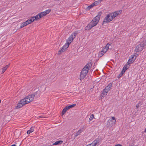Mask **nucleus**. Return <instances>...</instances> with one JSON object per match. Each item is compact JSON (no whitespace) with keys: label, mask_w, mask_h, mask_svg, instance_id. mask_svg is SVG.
Returning <instances> with one entry per match:
<instances>
[{"label":"nucleus","mask_w":146,"mask_h":146,"mask_svg":"<svg viewBox=\"0 0 146 146\" xmlns=\"http://www.w3.org/2000/svg\"><path fill=\"white\" fill-rule=\"evenodd\" d=\"M112 86V83H110L109 84L106 86L105 88L103 90L102 93L101 94V96L104 97L107 94V93L110 90Z\"/></svg>","instance_id":"nucleus-4"},{"label":"nucleus","mask_w":146,"mask_h":146,"mask_svg":"<svg viewBox=\"0 0 146 146\" xmlns=\"http://www.w3.org/2000/svg\"><path fill=\"white\" fill-rule=\"evenodd\" d=\"M108 49H106L105 48H103L102 50H103V52L105 53L108 51Z\"/></svg>","instance_id":"nucleus-31"},{"label":"nucleus","mask_w":146,"mask_h":146,"mask_svg":"<svg viewBox=\"0 0 146 146\" xmlns=\"http://www.w3.org/2000/svg\"><path fill=\"white\" fill-rule=\"evenodd\" d=\"M142 44L143 45V46L144 47V46H146V40H144L143 42V44Z\"/></svg>","instance_id":"nucleus-32"},{"label":"nucleus","mask_w":146,"mask_h":146,"mask_svg":"<svg viewBox=\"0 0 146 146\" xmlns=\"http://www.w3.org/2000/svg\"><path fill=\"white\" fill-rule=\"evenodd\" d=\"M115 146H122V145L120 144H117L115 145Z\"/></svg>","instance_id":"nucleus-39"},{"label":"nucleus","mask_w":146,"mask_h":146,"mask_svg":"<svg viewBox=\"0 0 146 146\" xmlns=\"http://www.w3.org/2000/svg\"><path fill=\"white\" fill-rule=\"evenodd\" d=\"M121 10H120L119 11H115L113 13H111L112 16L113 17V19H114L115 17H117V15H119L122 12Z\"/></svg>","instance_id":"nucleus-9"},{"label":"nucleus","mask_w":146,"mask_h":146,"mask_svg":"<svg viewBox=\"0 0 146 146\" xmlns=\"http://www.w3.org/2000/svg\"><path fill=\"white\" fill-rule=\"evenodd\" d=\"M34 127H32L30 128L29 129L30 131H31L32 132H33L34 131Z\"/></svg>","instance_id":"nucleus-33"},{"label":"nucleus","mask_w":146,"mask_h":146,"mask_svg":"<svg viewBox=\"0 0 146 146\" xmlns=\"http://www.w3.org/2000/svg\"><path fill=\"white\" fill-rule=\"evenodd\" d=\"M123 74L121 72L119 75L118 76L117 78H120L121 76H122V75H123Z\"/></svg>","instance_id":"nucleus-34"},{"label":"nucleus","mask_w":146,"mask_h":146,"mask_svg":"<svg viewBox=\"0 0 146 146\" xmlns=\"http://www.w3.org/2000/svg\"><path fill=\"white\" fill-rule=\"evenodd\" d=\"M102 1V0H99L98 1H95L93 3L94 4V5H99L101 2Z\"/></svg>","instance_id":"nucleus-19"},{"label":"nucleus","mask_w":146,"mask_h":146,"mask_svg":"<svg viewBox=\"0 0 146 146\" xmlns=\"http://www.w3.org/2000/svg\"><path fill=\"white\" fill-rule=\"evenodd\" d=\"M104 53H105L103 52V50H102L101 51L99 52L98 56L100 57H101Z\"/></svg>","instance_id":"nucleus-26"},{"label":"nucleus","mask_w":146,"mask_h":146,"mask_svg":"<svg viewBox=\"0 0 146 146\" xmlns=\"http://www.w3.org/2000/svg\"><path fill=\"white\" fill-rule=\"evenodd\" d=\"M113 19L110 13L108 14L104 19L103 22V24L106 23H109L112 21Z\"/></svg>","instance_id":"nucleus-5"},{"label":"nucleus","mask_w":146,"mask_h":146,"mask_svg":"<svg viewBox=\"0 0 146 146\" xmlns=\"http://www.w3.org/2000/svg\"><path fill=\"white\" fill-rule=\"evenodd\" d=\"M111 118L112 119H110L108 121H110V122H111V124H109V126H112L115 125L116 122V120L115 117H112ZM109 123L110 124V122H109Z\"/></svg>","instance_id":"nucleus-10"},{"label":"nucleus","mask_w":146,"mask_h":146,"mask_svg":"<svg viewBox=\"0 0 146 146\" xmlns=\"http://www.w3.org/2000/svg\"><path fill=\"white\" fill-rule=\"evenodd\" d=\"M31 133L32 132L31 131H30V130H29L27 131V133L28 134H29Z\"/></svg>","instance_id":"nucleus-36"},{"label":"nucleus","mask_w":146,"mask_h":146,"mask_svg":"<svg viewBox=\"0 0 146 146\" xmlns=\"http://www.w3.org/2000/svg\"><path fill=\"white\" fill-rule=\"evenodd\" d=\"M108 123H109L108 122Z\"/></svg>","instance_id":"nucleus-43"},{"label":"nucleus","mask_w":146,"mask_h":146,"mask_svg":"<svg viewBox=\"0 0 146 146\" xmlns=\"http://www.w3.org/2000/svg\"><path fill=\"white\" fill-rule=\"evenodd\" d=\"M35 18V20H37L40 19V18H39V15L38 14L37 15H36L34 17Z\"/></svg>","instance_id":"nucleus-28"},{"label":"nucleus","mask_w":146,"mask_h":146,"mask_svg":"<svg viewBox=\"0 0 146 146\" xmlns=\"http://www.w3.org/2000/svg\"><path fill=\"white\" fill-rule=\"evenodd\" d=\"M131 56V58L129 59L127 62L126 64L127 66H129V65L130 64H131L135 60V59H133V58H134V56Z\"/></svg>","instance_id":"nucleus-11"},{"label":"nucleus","mask_w":146,"mask_h":146,"mask_svg":"<svg viewBox=\"0 0 146 146\" xmlns=\"http://www.w3.org/2000/svg\"><path fill=\"white\" fill-rule=\"evenodd\" d=\"M110 45V44L109 43H107L106 44V45L105 48L108 50L109 49V47Z\"/></svg>","instance_id":"nucleus-30"},{"label":"nucleus","mask_w":146,"mask_h":146,"mask_svg":"<svg viewBox=\"0 0 146 146\" xmlns=\"http://www.w3.org/2000/svg\"><path fill=\"white\" fill-rule=\"evenodd\" d=\"M144 46L142 44H141L137 45L135 48V51L136 52L142 50Z\"/></svg>","instance_id":"nucleus-8"},{"label":"nucleus","mask_w":146,"mask_h":146,"mask_svg":"<svg viewBox=\"0 0 146 146\" xmlns=\"http://www.w3.org/2000/svg\"><path fill=\"white\" fill-rule=\"evenodd\" d=\"M51 11L50 9L47 10L44 12H43L39 13V18H42L43 16L46 15L49 13Z\"/></svg>","instance_id":"nucleus-7"},{"label":"nucleus","mask_w":146,"mask_h":146,"mask_svg":"<svg viewBox=\"0 0 146 146\" xmlns=\"http://www.w3.org/2000/svg\"><path fill=\"white\" fill-rule=\"evenodd\" d=\"M94 118V115L93 114H92L91 115L90 117L89 118V120L90 121H92Z\"/></svg>","instance_id":"nucleus-29"},{"label":"nucleus","mask_w":146,"mask_h":146,"mask_svg":"<svg viewBox=\"0 0 146 146\" xmlns=\"http://www.w3.org/2000/svg\"><path fill=\"white\" fill-rule=\"evenodd\" d=\"M129 66H127V65L126 64V65L124 66L123 67L121 72L123 74L125 72L127 69L129 68Z\"/></svg>","instance_id":"nucleus-13"},{"label":"nucleus","mask_w":146,"mask_h":146,"mask_svg":"<svg viewBox=\"0 0 146 146\" xmlns=\"http://www.w3.org/2000/svg\"><path fill=\"white\" fill-rule=\"evenodd\" d=\"M62 142L63 141H58L54 143L53 144L54 145H59L60 144H61L62 143Z\"/></svg>","instance_id":"nucleus-22"},{"label":"nucleus","mask_w":146,"mask_h":146,"mask_svg":"<svg viewBox=\"0 0 146 146\" xmlns=\"http://www.w3.org/2000/svg\"><path fill=\"white\" fill-rule=\"evenodd\" d=\"M86 146H89V145H86Z\"/></svg>","instance_id":"nucleus-42"},{"label":"nucleus","mask_w":146,"mask_h":146,"mask_svg":"<svg viewBox=\"0 0 146 146\" xmlns=\"http://www.w3.org/2000/svg\"><path fill=\"white\" fill-rule=\"evenodd\" d=\"M42 117V116H38L37 117V118H41V117Z\"/></svg>","instance_id":"nucleus-38"},{"label":"nucleus","mask_w":146,"mask_h":146,"mask_svg":"<svg viewBox=\"0 0 146 146\" xmlns=\"http://www.w3.org/2000/svg\"><path fill=\"white\" fill-rule=\"evenodd\" d=\"M25 22L27 23V24L28 25L29 24H31L32 22V20L29 19L26 21Z\"/></svg>","instance_id":"nucleus-27"},{"label":"nucleus","mask_w":146,"mask_h":146,"mask_svg":"<svg viewBox=\"0 0 146 146\" xmlns=\"http://www.w3.org/2000/svg\"><path fill=\"white\" fill-rule=\"evenodd\" d=\"M27 25H28L27 24V23L25 22H24L21 24L20 27V28L21 29L23 27H24L27 26Z\"/></svg>","instance_id":"nucleus-21"},{"label":"nucleus","mask_w":146,"mask_h":146,"mask_svg":"<svg viewBox=\"0 0 146 146\" xmlns=\"http://www.w3.org/2000/svg\"><path fill=\"white\" fill-rule=\"evenodd\" d=\"M74 38V37H73L72 35H71L69 38L67 39L66 42L70 44Z\"/></svg>","instance_id":"nucleus-12"},{"label":"nucleus","mask_w":146,"mask_h":146,"mask_svg":"<svg viewBox=\"0 0 146 146\" xmlns=\"http://www.w3.org/2000/svg\"><path fill=\"white\" fill-rule=\"evenodd\" d=\"M22 103L21 102V101H20V102L18 103L17 106V108H20L22 107L24 105H23L22 104Z\"/></svg>","instance_id":"nucleus-17"},{"label":"nucleus","mask_w":146,"mask_h":146,"mask_svg":"<svg viewBox=\"0 0 146 146\" xmlns=\"http://www.w3.org/2000/svg\"><path fill=\"white\" fill-rule=\"evenodd\" d=\"M139 104H138L136 106V107L137 109L140 107V106L139 105Z\"/></svg>","instance_id":"nucleus-37"},{"label":"nucleus","mask_w":146,"mask_h":146,"mask_svg":"<svg viewBox=\"0 0 146 146\" xmlns=\"http://www.w3.org/2000/svg\"><path fill=\"white\" fill-rule=\"evenodd\" d=\"M1 100H0V103H1Z\"/></svg>","instance_id":"nucleus-41"},{"label":"nucleus","mask_w":146,"mask_h":146,"mask_svg":"<svg viewBox=\"0 0 146 146\" xmlns=\"http://www.w3.org/2000/svg\"><path fill=\"white\" fill-rule=\"evenodd\" d=\"M65 50V49L63 47H62L59 50L58 52V54H60L62 52H64Z\"/></svg>","instance_id":"nucleus-20"},{"label":"nucleus","mask_w":146,"mask_h":146,"mask_svg":"<svg viewBox=\"0 0 146 146\" xmlns=\"http://www.w3.org/2000/svg\"><path fill=\"white\" fill-rule=\"evenodd\" d=\"M100 139L98 138L95 139L92 143L88 144L89 146H98L100 144Z\"/></svg>","instance_id":"nucleus-6"},{"label":"nucleus","mask_w":146,"mask_h":146,"mask_svg":"<svg viewBox=\"0 0 146 146\" xmlns=\"http://www.w3.org/2000/svg\"><path fill=\"white\" fill-rule=\"evenodd\" d=\"M35 96V95L33 94L28 96L24 98L21 100V102L23 103V105H24L32 101L34 99Z\"/></svg>","instance_id":"nucleus-3"},{"label":"nucleus","mask_w":146,"mask_h":146,"mask_svg":"<svg viewBox=\"0 0 146 146\" xmlns=\"http://www.w3.org/2000/svg\"><path fill=\"white\" fill-rule=\"evenodd\" d=\"M11 146H16V145L15 144H13L11 145Z\"/></svg>","instance_id":"nucleus-40"},{"label":"nucleus","mask_w":146,"mask_h":146,"mask_svg":"<svg viewBox=\"0 0 146 146\" xmlns=\"http://www.w3.org/2000/svg\"><path fill=\"white\" fill-rule=\"evenodd\" d=\"M9 64L6 65L5 67L3 68L2 69V73H3L5 70L7 69L9 66Z\"/></svg>","instance_id":"nucleus-18"},{"label":"nucleus","mask_w":146,"mask_h":146,"mask_svg":"<svg viewBox=\"0 0 146 146\" xmlns=\"http://www.w3.org/2000/svg\"><path fill=\"white\" fill-rule=\"evenodd\" d=\"M35 18L34 17H31V19H30V20H32V22L34 21L35 19Z\"/></svg>","instance_id":"nucleus-35"},{"label":"nucleus","mask_w":146,"mask_h":146,"mask_svg":"<svg viewBox=\"0 0 146 146\" xmlns=\"http://www.w3.org/2000/svg\"><path fill=\"white\" fill-rule=\"evenodd\" d=\"M70 44L67 43V42L63 46V47L65 49L67 48L69 46Z\"/></svg>","instance_id":"nucleus-24"},{"label":"nucleus","mask_w":146,"mask_h":146,"mask_svg":"<svg viewBox=\"0 0 146 146\" xmlns=\"http://www.w3.org/2000/svg\"><path fill=\"white\" fill-rule=\"evenodd\" d=\"M82 131H83L81 129L79 130L76 133L74 136V138L77 137L78 135H80Z\"/></svg>","instance_id":"nucleus-15"},{"label":"nucleus","mask_w":146,"mask_h":146,"mask_svg":"<svg viewBox=\"0 0 146 146\" xmlns=\"http://www.w3.org/2000/svg\"><path fill=\"white\" fill-rule=\"evenodd\" d=\"M91 62H88L86 64L82 70L80 75V80H81L86 76L89 70V68H91L92 66Z\"/></svg>","instance_id":"nucleus-1"},{"label":"nucleus","mask_w":146,"mask_h":146,"mask_svg":"<svg viewBox=\"0 0 146 146\" xmlns=\"http://www.w3.org/2000/svg\"><path fill=\"white\" fill-rule=\"evenodd\" d=\"M76 105V104H73L67 106H66V109H67V110H68L70 108H73Z\"/></svg>","instance_id":"nucleus-14"},{"label":"nucleus","mask_w":146,"mask_h":146,"mask_svg":"<svg viewBox=\"0 0 146 146\" xmlns=\"http://www.w3.org/2000/svg\"><path fill=\"white\" fill-rule=\"evenodd\" d=\"M100 17V15L98 14V15L95 17L85 27V30H90L93 27L96 26L99 22Z\"/></svg>","instance_id":"nucleus-2"},{"label":"nucleus","mask_w":146,"mask_h":146,"mask_svg":"<svg viewBox=\"0 0 146 146\" xmlns=\"http://www.w3.org/2000/svg\"><path fill=\"white\" fill-rule=\"evenodd\" d=\"M78 33V32L77 31H76L73 33H72L71 35H72L73 37H74V38L76 36Z\"/></svg>","instance_id":"nucleus-23"},{"label":"nucleus","mask_w":146,"mask_h":146,"mask_svg":"<svg viewBox=\"0 0 146 146\" xmlns=\"http://www.w3.org/2000/svg\"><path fill=\"white\" fill-rule=\"evenodd\" d=\"M67 110L66 108L65 107L62 110V115H64Z\"/></svg>","instance_id":"nucleus-25"},{"label":"nucleus","mask_w":146,"mask_h":146,"mask_svg":"<svg viewBox=\"0 0 146 146\" xmlns=\"http://www.w3.org/2000/svg\"><path fill=\"white\" fill-rule=\"evenodd\" d=\"M94 6V4L93 3L89 6L87 7L86 8V9L88 10H89Z\"/></svg>","instance_id":"nucleus-16"}]
</instances>
